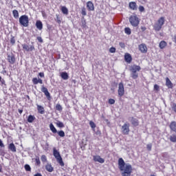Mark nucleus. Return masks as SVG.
I'll return each mask as SVG.
<instances>
[{"label":"nucleus","instance_id":"39","mask_svg":"<svg viewBox=\"0 0 176 176\" xmlns=\"http://www.w3.org/2000/svg\"><path fill=\"white\" fill-rule=\"evenodd\" d=\"M81 14L82 16H86L87 14V12H86V8H82L81 10Z\"/></svg>","mask_w":176,"mask_h":176},{"label":"nucleus","instance_id":"29","mask_svg":"<svg viewBox=\"0 0 176 176\" xmlns=\"http://www.w3.org/2000/svg\"><path fill=\"white\" fill-rule=\"evenodd\" d=\"M10 42L12 46L16 44V38H14V36L11 35V38L10 39Z\"/></svg>","mask_w":176,"mask_h":176},{"label":"nucleus","instance_id":"52","mask_svg":"<svg viewBox=\"0 0 176 176\" xmlns=\"http://www.w3.org/2000/svg\"><path fill=\"white\" fill-rule=\"evenodd\" d=\"M154 90H157V91H159V85L155 84L154 85Z\"/></svg>","mask_w":176,"mask_h":176},{"label":"nucleus","instance_id":"59","mask_svg":"<svg viewBox=\"0 0 176 176\" xmlns=\"http://www.w3.org/2000/svg\"><path fill=\"white\" fill-rule=\"evenodd\" d=\"M19 113H23V110H19Z\"/></svg>","mask_w":176,"mask_h":176},{"label":"nucleus","instance_id":"1","mask_svg":"<svg viewBox=\"0 0 176 176\" xmlns=\"http://www.w3.org/2000/svg\"><path fill=\"white\" fill-rule=\"evenodd\" d=\"M118 168L122 176H131L133 173V166L130 164H126L123 158H120L118 160Z\"/></svg>","mask_w":176,"mask_h":176},{"label":"nucleus","instance_id":"15","mask_svg":"<svg viewBox=\"0 0 176 176\" xmlns=\"http://www.w3.org/2000/svg\"><path fill=\"white\" fill-rule=\"evenodd\" d=\"M36 27L38 30H39V31H41L43 29V23H42V21H36Z\"/></svg>","mask_w":176,"mask_h":176},{"label":"nucleus","instance_id":"50","mask_svg":"<svg viewBox=\"0 0 176 176\" xmlns=\"http://www.w3.org/2000/svg\"><path fill=\"white\" fill-rule=\"evenodd\" d=\"M37 40L38 41V42H40V43H42L43 42V39H42V37L41 36H38Z\"/></svg>","mask_w":176,"mask_h":176},{"label":"nucleus","instance_id":"8","mask_svg":"<svg viewBox=\"0 0 176 176\" xmlns=\"http://www.w3.org/2000/svg\"><path fill=\"white\" fill-rule=\"evenodd\" d=\"M22 47L23 50H25L26 52H32L35 50V47H34V45H28L27 44H23Z\"/></svg>","mask_w":176,"mask_h":176},{"label":"nucleus","instance_id":"31","mask_svg":"<svg viewBox=\"0 0 176 176\" xmlns=\"http://www.w3.org/2000/svg\"><path fill=\"white\" fill-rule=\"evenodd\" d=\"M12 14L14 19H19V11H17V10H14L12 11Z\"/></svg>","mask_w":176,"mask_h":176},{"label":"nucleus","instance_id":"41","mask_svg":"<svg viewBox=\"0 0 176 176\" xmlns=\"http://www.w3.org/2000/svg\"><path fill=\"white\" fill-rule=\"evenodd\" d=\"M89 126L91 127V129H96V124L93 121L89 122Z\"/></svg>","mask_w":176,"mask_h":176},{"label":"nucleus","instance_id":"9","mask_svg":"<svg viewBox=\"0 0 176 176\" xmlns=\"http://www.w3.org/2000/svg\"><path fill=\"white\" fill-rule=\"evenodd\" d=\"M129 71L131 72H140L141 71V67L137 65H133L130 67Z\"/></svg>","mask_w":176,"mask_h":176},{"label":"nucleus","instance_id":"10","mask_svg":"<svg viewBox=\"0 0 176 176\" xmlns=\"http://www.w3.org/2000/svg\"><path fill=\"white\" fill-rule=\"evenodd\" d=\"M94 161L95 162H98V163H104L105 160H104L103 158H101V157L100 155H94Z\"/></svg>","mask_w":176,"mask_h":176},{"label":"nucleus","instance_id":"23","mask_svg":"<svg viewBox=\"0 0 176 176\" xmlns=\"http://www.w3.org/2000/svg\"><path fill=\"white\" fill-rule=\"evenodd\" d=\"M124 60L126 63H131V55L126 54L124 56Z\"/></svg>","mask_w":176,"mask_h":176},{"label":"nucleus","instance_id":"32","mask_svg":"<svg viewBox=\"0 0 176 176\" xmlns=\"http://www.w3.org/2000/svg\"><path fill=\"white\" fill-rule=\"evenodd\" d=\"M124 32H125V34H126V35H131V29H130V28H125Z\"/></svg>","mask_w":176,"mask_h":176},{"label":"nucleus","instance_id":"18","mask_svg":"<svg viewBox=\"0 0 176 176\" xmlns=\"http://www.w3.org/2000/svg\"><path fill=\"white\" fill-rule=\"evenodd\" d=\"M36 107L38 113H41V115H43V113H45V108L39 104H36Z\"/></svg>","mask_w":176,"mask_h":176},{"label":"nucleus","instance_id":"57","mask_svg":"<svg viewBox=\"0 0 176 176\" xmlns=\"http://www.w3.org/2000/svg\"><path fill=\"white\" fill-rule=\"evenodd\" d=\"M120 45L121 46V47H123V46H124V44L123 43H120Z\"/></svg>","mask_w":176,"mask_h":176},{"label":"nucleus","instance_id":"36","mask_svg":"<svg viewBox=\"0 0 176 176\" xmlns=\"http://www.w3.org/2000/svg\"><path fill=\"white\" fill-rule=\"evenodd\" d=\"M170 141H171V142H176V135H170Z\"/></svg>","mask_w":176,"mask_h":176},{"label":"nucleus","instance_id":"12","mask_svg":"<svg viewBox=\"0 0 176 176\" xmlns=\"http://www.w3.org/2000/svg\"><path fill=\"white\" fill-rule=\"evenodd\" d=\"M8 60L10 64H13L16 61V58H14V55L13 54L8 55Z\"/></svg>","mask_w":176,"mask_h":176},{"label":"nucleus","instance_id":"2","mask_svg":"<svg viewBox=\"0 0 176 176\" xmlns=\"http://www.w3.org/2000/svg\"><path fill=\"white\" fill-rule=\"evenodd\" d=\"M166 23V19L164 16L160 17L158 20L153 25V28L156 32L160 31L164 23Z\"/></svg>","mask_w":176,"mask_h":176},{"label":"nucleus","instance_id":"48","mask_svg":"<svg viewBox=\"0 0 176 176\" xmlns=\"http://www.w3.org/2000/svg\"><path fill=\"white\" fill-rule=\"evenodd\" d=\"M139 10H140V12H144L145 8H144V6H139Z\"/></svg>","mask_w":176,"mask_h":176},{"label":"nucleus","instance_id":"44","mask_svg":"<svg viewBox=\"0 0 176 176\" xmlns=\"http://www.w3.org/2000/svg\"><path fill=\"white\" fill-rule=\"evenodd\" d=\"M146 148L148 151H152V144H148L146 145Z\"/></svg>","mask_w":176,"mask_h":176},{"label":"nucleus","instance_id":"21","mask_svg":"<svg viewBox=\"0 0 176 176\" xmlns=\"http://www.w3.org/2000/svg\"><path fill=\"white\" fill-rule=\"evenodd\" d=\"M131 124H133V126H135V127H137V126H138V124H139L138 120H137V118H132L131 119Z\"/></svg>","mask_w":176,"mask_h":176},{"label":"nucleus","instance_id":"30","mask_svg":"<svg viewBox=\"0 0 176 176\" xmlns=\"http://www.w3.org/2000/svg\"><path fill=\"white\" fill-rule=\"evenodd\" d=\"M61 11L63 13V14H68V8L65 6H63L61 8Z\"/></svg>","mask_w":176,"mask_h":176},{"label":"nucleus","instance_id":"46","mask_svg":"<svg viewBox=\"0 0 176 176\" xmlns=\"http://www.w3.org/2000/svg\"><path fill=\"white\" fill-rule=\"evenodd\" d=\"M109 104H110L111 105H113V104H115V100L114 99H109Z\"/></svg>","mask_w":176,"mask_h":176},{"label":"nucleus","instance_id":"14","mask_svg":"<svg viewBox=\"0 0 176 176\" xmlns=\"http://www.w3.org/2000/svg\"><path fill=\"white\" fill-rule=\"evenodd\" d=\"M87 8L88 10L93 11L94 10V4L91 1H88L87 3Z\"/></svg>","mask_w":176,"mask_h":176},{"label":"nucleus","instance_id":"34","mask_svg":"<svg viewBox=\"0 0 176 176\" xmlns=\"http://www.w3.org/2000/svg\"><path fill=\"white\" fill-rule=\"evenodd\" d=\"M56 111H59L60 112H61V111H63V107L60 106V104H56Z\"/></svg>","mask_w":176,"mask_h":176},{"label":"nucleus","instance_id":"54","mask_svg":"<svg viewBox=\"0 0 176 176\" xmlns=\"http://www.w3.org/2000/svg\"><path fill=\"white\" fill-rule=\"evenodd\" d=\"M141 30L142 31V32H144V31L146 30V28L144 27V26H142L141 27Z\"/></svg>","mask_w":176,"mask_h":176},{"label":"nucleus","instance_id":"49","mask_svg":"<svg viewBox=\"0 0 176 176\" xmlns=\"http://www.w3.org/2000/svg\"><path fill=\"white\" fill-rule=\"evenodd\" d=\"M0 155L1 156H5V151H3V149H0Z\"/></svg>","mask_w":176,"mask_h":176},{"label":"nucleus","instance_id":"26","mask_svg":"<svg viewBox=\"0 0 176 176\" xmlns=\"http://www.w3.org/2000/svg\"><path fill=\"white\" fill-rule=\"evenodd\" d=\"M131 76L132 79H137L138 78V73L135 72H131Z\"/></svg>","mask_w":176,"mask_h":176},{"label":"nucleus","instance_id":"28","mask_svg":"<svg viewBox=\"0 0 176 176\" xmlns=\"http://www.w3.org/2000/svg\"><path fill=\"white\" fill-rule=\"evenodd\" d=\"M167 46V43L164 41H162L160 43V47L161 49H164Z\"/></svg>","mask_w":176,"mask_h":176},{"label":"nucleus","instance_id":"4","mask_svg":"<svg viewBox=\"0 0 176 176\" xmlns=\"http://www.w3.org/2000/svg\"><path fill=\"white\" fill-rule=\"evenodd\" d=\"M19 23L23 27H28L30 24V19L27 15H22L19 17Z\"/></svg>","mask_w":176,"mask_h":176},{"label":"nucleus","instance_id":"6","mask_svg":"<svg viewBox=\"0 0 176 176\" xmlns=\"http://www.w3.org/2000/svg\"><path fill=\"white\" fill-rule=\"evenodd\" d=\"M121 133L124 135H129V133H130V124L124 123L121 127Z\"/></svg>","mask_w":176,"mask_h":176},{"label":"nucleus","instance_id":"17","mask_svg":"<svg viewBox=\"0 0 176 176\" xmlns=\"http://www.w3.org/2000/svg\"><path fill=\"white\" fill-rule=\"evenodd\" d=\"M169 127L172 131H174V133H176V122L175 121L171 122L169 125Z\"/></svg>","mask_w":176,"mask_h":176},{"label":"nucleus","instance_id":"47","mask_svg":"<svg viewBox=\"0 0 176 176\" xmlns=\"http://www.w3.org/2000/svg\"><path fill=\"white\" fill-rule=\"evenodd\" d=\"M56 23H58V24H61V20L60 19V16H58V15L56 16Z\"/></svg>","mask_w":176,"mask_h":176},{"label":"nucleus","instance_id":"35","mask_svg":"<svg viewBox=\"0 0 176 176\" xmlns=\"http://www.w3.org/2000/svg\"><path fill=\"white\" fill-rule=\"evenodd\" d=\"M56 125L58 127H60V129H63V127H65L64 123L61 122L60 121H58L56 122Z\"/></svg>","mask_w":176,"mask_h":176},{"label":"nucleus","instance_id":"45","mask_svg":"<svg viewBox=\"0 0 176 176\" xmlns=\"http://www.w3.org/2000/svg\"><path fill=\"white\" fill-rule=\"evenodd\" d=\"M87 25H86V21L84 20V21H82V28H86Z\"/></svg>","mask_w":176,"mask_h":176},{"label":"nucleus","instance_id":"43","mask_svg":"<svg viewBox=\"0 0 176 176\" xmlns=\"http://www.w3.org/2000/svg\"><path fill=\"white\" fill-rule=\"evenodd\" d=\"M109 52L110 53H115V52H116V48L113 47H111L110 49H109Z\"/></svg>","mask_w":176,"mask_h":176},{"label":"nucleus","instance_id":"40","mask_svg":"<svg viewBox=\"0 0 176 176\" xmlns=\"http://www.w3.org/2000/svg\"><path fill=\"white\" fill-rule=\"evenodd\" d=\"M38 78H33L32 82L34 85H38Z\"/></svg>","mask_w":176,"mask_h":176},{"label":"nucleus","instance_id":"37","mask_svg":"<svg viewBox=\"0 0 176 176\" xmlns=\"http://www.w3.org/2000/svg\"><path fill=\"white\" fill-rule=\"evenodd\" d=\"M34 160L36 166H41V160L39 159V157H36Z\"/></svg>","mask_w":176,"mask_h":176},{"label":"nucleus","instance_id":"24","mask_svg":"<svg viewBox=\"0 0 176 176\" xmlns=\"http://www.w3.org/2000/svg\"><path fill=\"white\" fill-rule=\"evenodd\" d=\"M35 116L30 115L28 118V123H33V122L36 120Z\"/></svg>","mask_w":176,"mask_h":176},{"label":"nucleus","instance_id":"25","mask_svg":"<svg viewBox=\"0 0 176 176\" xmlns=\"http://www.w3.org/2000/svg\"><path fill=\"white\" fill-rule=\"evenodd\" d=\"M50 129L51 131L54 133V134H56V133H57V129H56V127H54V125L52 123L50 124Z\"/></svg>","mask_w":176,"mask_h":176},{"label":"nucleus","instance_id":"33","mask_svg":"<svg viewBox=\"0 0 176 176\" xmlns=\"http://www.w3.org/2000/svg\"><path fill=\"white\" fill-rule=\"evenodd\" d=\"M56 133H58L59 137H62V138L65 137V133L64 132V131H57Z\"/></svg>","mask_w":176,"mask_h":176},{"label":"nucleus","instance_id":"19","mask_svg":"<svg viewBox=\"0 0 176 176\" xmlns=\"http://www.w3.org/2000/svg\"><path fill=\"white\" fill-rule=\"evenodd\" d=\"M8 149L10 151H11V152H16L17 150L16 148V146L14 145V143H10L9 145H8Z\"/></svg>","mask_w":176,"mask_h":176},{"label":"nucleus","instance_id":"60","mask_svg":"<svg viewBox=\"0 0 176 176\" xmlns=\"http://www.w3.org/2000/svg\"><path fill=\"white\" fill-rule=\"evenodd\" d=\"M1 80H2V77H1V76H0V82H1Z\"/></svg>","mask_w":176,"mask_h":176},{"label":"nucleus","instance_id":"51","mask_svg":"<svg viewBox=\"0 0 176 176\" xmlns=\"http://www.w3.org/2000/svg\"><path fill=\"white\" fill-rule=\"evenodd\" d=\"M0 146L1 148H4L5 144H3V142H2V140L0 139Z\"/></svg>","mask_w":176,"mask_h":176},{"label":"nucleus","instance_id":"42","mask_svg":"<svg viewBox=\"0 0 176 176\" xmlns=\"http://www.w3.org/2000/svg\"><path fill=\"white\" fill-rule=\"evenodd\" d=\"M25 170L26 171H31V166H30V165H28V164H25Z\"/></svg>","mask_w":176,"mask_h":176},{"label":"nucleus","instance_id":"38","mask_svg":"<svg viewBox=\"0 0 176 176\" xmlns=\"http://www.w3.org/2000/svg\"><path fill=\"white\" fill-rule=\"evenodd\" d=\"M41 162H43V163H46L47 162V158L46 157V155H43L41 156Z\"/></svg>","mask_w":176,"mask_h":176},{"label":"nucleus","instance_id":"53","mask_svg":"<svg viewBox=\"0 0 176 176\" xmlns=\"http://www.w3.org/2000/svg\"><path fill=\"white\" fill-rule=\"evenodd\" d=\"M39 76H41V78H45V73H43V72H40V73H39Z\"/></svg>","mask_w":176,"mask_h":176},{"label":"nucleus","instance_id":"3","mask_svg":"<svg viewBox=\"0 0 176 176\" xmlns=\"http://www.w3.org/2000/svg\"><path fill=\"white\" fill-rule=\"evenodd\" d=\"M53 155L55 159H56V162H58L60 166H61V167H64L65 164H64V161H63V157H61V155H60V152H58V151H57L56 148H53Z\"/></svg>","mask_w":176,"mask_h":176},{"label":"nucleus","instance_id":"7","mask_svg":"<svg viewBox=\"0 0 176 176\" xmlns=\"http://www.w3.org/2000/svg\"><path fill=\"white\" fill-rule=\"evenodd\" d=\"M118 96L120 97L124 96V85H123V82H120L118 85Z\"/></svg>","mask_w":176,"mask_h":176},{"label":"nucleus","instance_id":"56","mask_svg":"<svg viewBox=\"0 0 176 176\" xmlns=\"http://www.w3.org/2000/svg\"><path fill=\"white\" fill-rule=\"evenodd\" d=\"M0 82H1V85H5V80L1 79Z\"/></svg>","mask_w":176,"mask_h":176},{"label":"nucleus","instance_id":"13","mask_svg":"<svg viewBox=\"0 0 176 176\" xmlns=\"http://www.w3.org/2000/svg\"><path fill=\"white\" fill-rule=\"evenodd\" d=\"M139 49L142 53H146V52H148V48L145 44H141L139 46Z\"/></svg>","mask_w":176,"mask_h":176},{"label":"nucleus","instance_id":"5","mask_svg":"<svg viewBox=\"0 0 176 176\" xmlns=\"http://www.w3.org/2000/svg\"><path fill=\"white\" fill-rule=\"evenodd\" d=\"M129 23L133 27H138L140 25V19L137 15H132L129 18Z\"/></svg>","mask_w":176,"mask_h":176},{"label":"nucleus","instance_id":"11","mask_svg":"<svg viewBox=\"0 0 176 176\" xmlns=\"http://www.w3.org/2000/svg\"><path fill=\"white\" fill-rule=\"evenodd\" d=\"M41 91L44 93L47 98H50V93L49 92V90H47V88L43 86L41 87Z\"/></svg>","mask_w":176,"mask_h":176},{"label":"nucleus","instance_id":"16","mask_svg":"<svg viewBox=\"0 0 176 176\" xmlns=\"http://www.w3.org/2000/svg\"><path fill=\"white\" fill-rule=\"evenodd\" d=\"M166 86H167L168 89H173V82H171L168 77L166 78Z\"/></svg>","mask_w":176,"mask_h":176},{"label":"nucleus","instance_id":"27","mask_svg":"<svg viewBox=\"0 0 176 176\" xmlns=\"http://www.w3.org/2000/svg\"><path fill=\"white\" fill-rule=\"evenodd\" d=\"M45 170H47V171H48L49 173H52L54 168L53 166H52V165L47 164L45 166Z\"/></svg>","mask_w":176,"mask_h":176},{"label":"nucleus","instance_id":"55","mask_svg":"<svg viewBox=\"0 0 176 176\" xmlns=\"http://www.w3.org/2000/svg\"><path fill=\"white\" fill-rule=\"evenodd\" d=\"M38 83H40V85H42L43 83V81L42 80V79L38 78Z\"/></svg>","mask_w":176,"mask_h":176},{"label":"nucleus","instance_id":"58","mask_svg":"<svg viewBox=\"0 0 176 176\" xmlns=\"http://www.w3.org/2000/svg\"><path fill=\"white\" fill-rule=\"evenodd\" d=\"M174 42L176 43V34L174 36Z\"/></svg>","mask_w":176,"mask_h":176},{"label":"nucleus","instance_id":"22","mask_svg":"<svg viewBox=\"0 0 176 176\" xmlns=\"http://www.w3.org/2000/svg\"><path fill=\"white\" fill-rule=\"evenodd\" d=\"M60 76H61L62 79H63L64 80H67L69 78L68 73L65 72H61Z\"/></svg>","mask_w":176,"mask_h":176},{"label":"nucleus","instance_id":"20","mask_svg":"<svg viewBox=\"0 0 176 176\" xmlns=\"http://www.w3.org/2000/svg\"><path fill=\"white\" fill-rule=\"evenodd\" d=\"M129 8L131 10H137V3L135 2H130L129 3Z\"/></svg>","mask_w":176,"mask_h":176}]
</instances>
